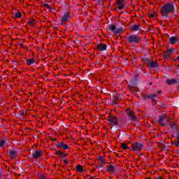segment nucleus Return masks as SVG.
Returning a JSON list of instances; mask_svg holds the SVG:
<instances>
[{
	"label": "nucleus",
	"instance_id": "7",
	"mask_svg": "<svg viewBox=\"0 0 179 179\" xmlns=\"http://www.w3.org/2000/svg\"><path fill=\"white\" fill-rule=\"evenodd\" d=\"M108 121L110 122V125H117V118L114 116L109 117Z\"/></svg>",
	"mask_w": 179,
	"mask_h": 179
},
{
	"label": "nucleus",
	"instance_id": "35",
	"mask_svg": "<svg viewBox=\"0 0 179 179\" xmlns=\"http://www.w3.org/2000/svg\"><path fill=\"white\" fill-rule=\"evenodd\" d=\"M31 26H33L34 23H33V22H31Z\"/></svg>",
	"mask_w": 179,
	"mask_h": 179
},
{
	"label": "nucleus",
	"instance_id": "15",
	"mask_svg": "<svg viewBox=\"0 0 179 179\" xmlns=\"http://www.w3.org/2000/svg\"><path fill=\"white\" fill-rule=\"evenodd\" d=\"M16 155H17V152H16L15 150L10 151V157L11 159H15V157H16Z\"/></svg>",
	"mask_w": 179,
	"mask_h": 179
},
{
	"label": "nucleus",
	"instance_id": "21",
	"mask_svg": "<svg viewBox=\"0 0 179 179\" xmlns=\"http://www.w3.org/2000/svg\"><path fill=\"white\" fill-rule=\"evenodd\" d=\"M34 64V59H29L27 60V65H33Z\"/></svg>",
	"mask_w": 179,
	"mask_h": 179
},
{
	"label": "nucleus",
	"instance_id": "27",
	"mask_svg": "<svg viewBox=\"0 0 179 179\" xmlns=\"http://www.w3.org/2000/svg\"><path fill=\"white\" fill-rule=\"evenodd\" d=\"M167 52H168L169 54H172V53H173V49H169V50H167Z\"/></svg>",
	"mask_w": 179,
	"mask_h": 179
},
{
	"label": "nucleus",
	"instance_id": "4",
	"mask_svg": "<svg viewBox=\"0 0 179 179\" xmlns=\"http://www.w3.org/2000/svg\"><path fill=\"white\" fill-rule=\"evenodd\" d=\"M143 148V144L141 143H134L131 145V150L134 152H139L141 149Z\"/></svg>",
	"mask_w": 179,
	"mask_h": 179
},
{
	"label": "nucleus",
	"instance_id": "29",
	"mask_svg": "<svg viewBox=\"0 0 179 179\" xmlns=\"http://www.w3.org/2000/svg\"><path fill=\"white\" fill-rule=\"evenodd\" d=\"M64 163H65V164H68L69 163L68 159H64Z\"/></svg>",
	"mask_w": 179,
	"mask_h": 179
},
{
	"label": "nucleus",
	"instance_id": "26",
	"mask_svg": "<svg viewBox=\"0 0 179 179\" xmlns=\"http://www.w3.org/2000/svg\"><path fill=\"white\" fill-rule=\"evenodd\" d=\"M99 160H100V162H101V163H106V159H104V158H103V157H100Z\"/></svg>",
	"mask_w": 179,
	"mask_h": 179
},
{
	"label": "nucleus",
	"instance_id": "3",
	"mask_svg": "<svg viewBox=\"0 0 179 179\" xmlns=\"http://www.w3.org/2000/svg\"><path fill=\"white\" fill-rule=\"evenodd\" d=\"M109 30L115 33V34H120V33H124V29L119 27L117 28L115 25H109Z\"/></svg>",
	"mask_w": 179,
	"mask_h": 179
},
{
	"label": "nucleus",
	"instance_id": "37",
	"mask_svg": "<svg viewBox=\"0 0 179 179\" xmlns=\"http://www.w3.org/2000/svg\"><path fill=\"white\" fill-rule=\"evenodd\" d=\"M158 93H160V92H158Z\"/></svg>",
	"mask_w": 179,
	"mask_h": 179
},
{
	"label": "nucleus",
	"instance_id": "12",
	"mask_svg": "<svg viewBox=\"0 0 179 179\" xmlns=\"http://www.w3.org/2000/svg\"><path fill=\"white\" fill-rule=\"evenodd\" d=\"M107 170L108 171H109V173H115V171L117 169H115V166L112 165H108L107 167Z\"/></svg>",
	"mask_w": 179,
	"mask_h": 179
},
{
	"label": "nucleus",
	"instance_id": "1",
	"mask_svg": "<svg viewBox=\"0 0 179 179\" xmlns=\"http://www.w3.org/2000/svg\"><path fill=\"white\" fill-rule=\"evenodd\" d=\"M174 12V4L173 3H168L164 5L161 8V14L164 17H167L170 13Z\"/></svg>",
	"mask_w": 179,
	"mask_h": 179
},
{
	"label": "nucleus",
	"instance_id": "34",
	"mask_svg": "<svg viewBox=\"0 0 179 179\" xmlns=\"http://www.w3.org/2000/svg\"><path fill=\"white\" fill-rule=\"evenodd\" d=\"M46 8H48V9H50V5L47 4V5H46Z\"/></svg>",
	"mask_w": 179,
	"mask_h": 179
},
{
	"label": "nucleus",
	"instance_id": "22",
	"mask_svg": "<svg viewBox=\"0 0 179 179\" xmlns=\"http://www.w3.org/2000/svg\"><path fill=\"white\" fill-rule=\"evenodd\" d=\"M76 170H77V171H78L79 173H82V171H84L83 167H82L81 165H78V166H76Z\"/></svg>",
	"mask_w": 179,
	"mask_h": 179
},
{
	"label": "nucleus",
	"instance_id": "9",
	"mask_svg": "<svg viewBox=\"0 0 179 179\" xmlns=\"http://www.w3.org/2000/svg\"><path fill=\"white\" fill-rule=\"evenodd\" d=\"M148 67L151 69V70H153L155 69V68H157V64L155 62H150L148 64Z\"/></svg>",
	"mask_w": 179,
	"mask_h": 179
},
{
	"label": "nucleus",
	"instance_id": "25",
	"mask_svg": "<svg viewBox=\"0 0 179 179\" xmlns=\"http://www.w3.org/2000/svg\"><path fill=\"white\" fill-rule=\"evenodd\" d=\"M15 17H22V14L20 13H15Z\"/></svg>",
	"mask_w": 179,
	"mask_h": 179
},
{
	"label": "nucleus",
	"instance_id": "17",
	"mask_svg": "<svg viewBox=\"0 0 179 179\" xmlns=\"http://www.w3.org/2000/svg\"><path fill=\"white\" fill-rule=\"evenodd\" d=\"M169 41L171 44H176L177 43V38L176 36H172L169 38Z\"/></svg>",
	"mask_w": 179,
	"mask_h": 179
},
{
	"label": "nucleus",
	"instance_id": "11",
	"mask_svg": "<svg viewBox=\"0 0 179 179\" xmlns=\"http://www.w3.org/2000/svg\"><path fill=\"white\" fill-rule=\"evenodd\" d=\"M9 145V141L7 139L0 140V148H3V146H8Z\"/></svg>",
	"mask_w": 179,
	"mask_h": 179
},
{
	"label": "nucleus",
	"instance_id": "13",
	"mask_svg": "<svg viewBox=\"0 0 179 179\" xmlns=\"http://www.w3.org/2000/svg\"><path fill=\"white\" fill-rule=\"evenodd\" d=\"M127 114H128V115H129L130 120H131V121H134V120H135V118H136L135 115H134V112H131V110H127Z\"/></svg>",
	"mask_w": 179,
	"mask_h": 179
},
{
	"label": "nucleus",
	"instance_id": "18",
	"mask_svg": "<svg viewBox=\"0 0 179 179\" xmlns=\"http://www.w3.org/2000/svg\"><path fill=\"white\" fill-rule=\"evenodd\" d=\"M56 154L57 155V156H59L60 157H62V159H64V157H65L66 156V155L65 153H62L60 151H57L56 152Z\"/></svg>",
	"mask_w": 179,
	"mask_h": 179
},
{
	"label": "nucleus",
	"instance_id": "28",
	"mask_svg": "<svg viewBox=\"0 0 179 179\" xmlns=\"http://www.w3.org/2000/svg\"><path fill=\"white\" fill-rule=\"evenodd\" d=\"M171 128L172 129H176V124H171Z\"/></svg>",
	"mask_w": 179,
	"mask_h": 179
},
{
	"label": "nucleus",
	"instance_id": "14",
	"mask_svg": "<svg viewBox=\"0 0 179 179\" xmlns=\"http://www.w3.org/2000/svg\"><path fill=\"white\" fill-rule=\"evenodd\" d=\"M57 146H58V148H61V149H69V147H68V145L66 144H64L62 143H57Z\"/></svg>",
	"mask_w": 179,
	"mask_h": 179
},
{
	"label": "nucleus",
	"instance_id": "16",
	"mask_svg": "<svg viewBox=\"0 0 179 179\" xmlns=\"http://www.w3.org/2000/svg\"><path fill=\"white\" fill-rule=\"evenodd\" d=\"M116 5H117V9H119V10H121L124 9V7L125 6L121 2H116Z\"/></svg>",
	"mask_w": 179,
	"mask_h": 179
},
{
	"label": "nucleus",
	"instance_id": "36",
	"mask_svg": "<svg viewBox=\"0 0 179 179\" xmlns=\"http://www.w3.org/2000/svg\"><path fill=\"white\" fill-rule=\"evenodd\" d=\"M150 85H152V83H150Z\"/></svg>",
	"mask_w": 179,
	"mask_h": 179
},
{
	"label": "nucleus",
	"instance_id": "8",
	"mask_svg": "<svg viewBox=\"0 0 179 179\" xmlns=\"http://www.w3.org/2000/svg\"><path fill=\"white\" fill-rule=\"evenodd\" d=\"M97 48L99 50V51H106V50H107V45L104 43H99L97 45Z\"/></svg>",
	"mask_w": 179,
	"mask_h": 179
},
{
	"label": "nucleus",
	"instance_id": "24",
	"mask_svg": "<svg viewBox=\"0 0 179 179\" xmlns=\"http://www.w3.org/2000/svg\"><path fill=\"white\" fill-rule=\"evenodd\" d=\"M121 148H122V149H128V145H127L126 143H122L121 144Z\"/></svg>",
	"mask_w": 179,
	"mask_h": 179
},
{
	"label": "nucleus",
	"instance_id": "33",
	"mask_svg": "<svg viewBox=\"0 0 179 179\" xmlns=\"http://www.w3.org/2000/svg\"><path fill=\"white\" fill-rule=\"evenodd\" d=\"M150 17H155V15L150 14Z\"/></svg>",
	"mask_w": 179,
	"mask_h": 179
},
{
	"label": "nucleus",
	"instance_id": "2",
	"mask_svg": "<svg viewBox=\"0 0 179 179\" xmlns=\"http://www.w3.org/2000/svg\"><path fill=\"white\" fill-rule=\"evenodd\" d=\"M128 42L130 44H138V43H141V37L136 35H131L128 37Z\"/></svg>",
	"mask_w": 179,
	"mask_h": 179
},
{
	"label": "nucleus",
	"instance_id": "20",
	"mask_svg": "<svg viewBox=\"0 0 179 179\" xmlns=\"http://www.w3.org/2000/svg\"><path fill=\"white\" fill-rule=\"evenodd\" d=\"M176 80L175 79L166 80L167 85H174V83H176Z\"/></svg>",
	"mask_w": 179,
	"mask_h": 179
},
{
	"label": "nucleus",
	"instance_id": "10",
	"mask_svg": "<svg viewBox=\"0 0 179 179\" xmlns=\"http://www.w3.org/2000/svg\"><path fill=\"white\" fill-rule=\"evenodd\" d=\"M61 17L62 22H68L69 20V13H65Z\"/></svg>",
	"mask_w": 179,
	"mask_h": 179
},
{
	"label": "nucleus",
	"instance_id": "32",
	"mask_svg": "<svg viewBox=\"0 0 179 179\" xmlns=\"http://www.w3.org/2000/svg\"><path fill=\"white\" fill-rule=\"evenodd\" d=\"M124 0H117V2H120V3H122V2H124Z\"/></svg>",
	"mask_w": 179,
	"mask_h": 179
},
{
	"label": "nucleus",
	"instance_id": "5",
	"mask_svg": "<svg viewBox=\"0 0 179 179\" xmlns=\"http://www.w3.org/2000/svg\"><path fill=\"white\" fill-rule=\"evenodd\" d=\"M159 123L162 127H164V125H170V121L166 120V117L164 115H162L159 117Z\"/></svg>",
	"mask_w": 179,
	"mask_h": 179
},
{
	"label": "nucleus",
	"instance_id": "19",
	"mask_svg": "<svg viewBox=\"0 0 179 179\" xmlns=\"http://www.w3.org/2000/svg\"><path fill=\"white\" fill-rule=\"evenodd\" d=\"M131 29L133 31H138L139 30V25H133L131 27Z\"/></svg>",
	"mask_w": 179,
	"mask_h": 179
},
{
	"label": "nucleus",
	"instance_id": "30",
	"mask_svg": "<svg viewBox=\"0 0 179 179\" xmlns=\"http://www.w3.org/2000/svg\"><path fill=\"white\" fill-rule=\"evenodd\" d=\"M176 137H177V142H179V133H178Z\"/></svg>",
	"mask_w": 179,
	"mask_h": 179
},
{
	"label": "nucleus",
	"instance_id": "23",
	"mask_svg": "<svg viewBox=\"0 0 179 179\" xmlns=\"http://www.w3.org/2000/svg\"><path fill=\"white\" fill-rule=\"evenodd\" d=\"M148 97L149 99H151V100H156V99H157V97L156 96L155 94H150V95H148Z\"/></svg>",
	"mask_w": 179,
	"mask_h": 179
},
{
	"label": "nucleus",
	"instance_id": "6",
	"mask_svg": "<svg viewBox=\"0 0 179 179\" xmlns=\"http://www.w3.org/2000/svg\"><path fill=\"white\" fill-rule=\"evenodd\" d=\"M41 156H43V151L38 150L36 151H35L33 154H32V157L34 159H39V157H41Z\"/></svg>",
	"mask_w": 179,
	"mask_h": 179
},
{
	"label": "nucleus",
	"instance_id": "31",
	"mask_svg": "<svg viewBox=\"0 0 179 179\" xmlns=\"http://www.w3.org/2000/svg\"><path fill=\"white\" fill-rule=\"evenodd\" d=\"M175 145H176V146H179V141H176V142L175 143Z\"/></svg>",
	"mask_w": 179,
	"mask_h": 179
}]
</instances>
